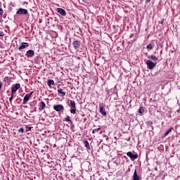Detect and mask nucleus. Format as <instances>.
Segmentation results:
<instances>
[{"mask_svg":"<svg viewBox=\"0 0 180 180\" xmlns=\"http://www.w3.org/2000/svg\"><path fill=\"white\" fill-rule=\"evenodd\" d=\"M148 70H153L157 65V63L151 61V60H147L146 62Z\"/></svg>","mask_w":180,"mask_h":180,"instance_id":"1","label":"nucleus"},{"mask_svg":"<svg viewBox=\"0 0 180 180\" xmlns=\"http://www.w3.org/2000/svg\"><path fill=\"white\" fill-rule=\"evenodd\" d=\"M33 95V91H32L30 94H26L24 97L22 104L26 105L27 102H29V99H30V97Z\"/></svg>","mask_w":180,"mask_h":180,"instance_id":"2","label":"nucleus"},{"mask_svg":"<svg viewBox=\"0 0 180 180\" xmlns=\"http://www.w3.org/2000/svg\"><path fill=\"white\" fill-rule=\"evenodd\" d=\"M53 109L56 112H61V110H64V106L61 104L54 105Z\"/></svg>","mask_w":180,"mask_h":180,"instance_id":"3","label":"nucleus"},{"mask_svg":"<svg viewBox=\"0 0 180 180\" xmlns=\"http://www.w3.org/2000/svg\"><path fill=\"white\" fill-rule=\"evenodd\" d=\"M127 155L131 158V160H137L139 158V155L133 154L131 152L127 153Z\"/></svg>","mask_w":180,"mask_h":180,"instance_id":"4","label":"nucleus"},{"mask_svg":"<svg viewBox=\"0 0 180 180\" xmlns=\"http://www.w3.org/2000/svg\"><path fill=\"white\" fill-rule=\"evenodd\" d=\"M16 13L17 15H27V11L25 8H19Z\"/></svg>","mask_w":180,"mask_h":180,"instance_id":"5","label":"nucleus"},{"mask_svg":"<svg viewBox=\"0 0 180 180\" xmlns=\"http://www.w3.org/2000/svg\"><path fill=\"white\" fill-rule=\"evenodd\" d=\"M56 11L58 13H60L62 16H65L67 15V13L65 12V10L61 8H58L56 9Z\"/></svg>","mask_w":180,"mask_h":180,"instance_id":"6","label":"nucleus"},{"mask_svg":"<svg viewBox=\"0 0 180 180\" xmlns=\"http://www.w3.org/2000/svg\"><path fill=\"white\" fill-rule=\"evenodd\" d=\"M19 88H20V84H13L11 87V91H13V93L16 92Z\"/></svg>","mask_w":180,"mask_h":180,"instance_id":"7","label":"nucleus"},{"mask_svg":"<svg viewBox=\"0 0 180 180\" xmlns=\"http://www.w3.org/2000/svg\"><path fill=\"white\" fill-rule=\"evenodd\" d=\"M155 46V44L154 42H151L147 44L146 49L148 51H150V50H153Z\"/></svg>","mask_w":180,"mask_h":180,"instance_id":"8","label":"nucleus"},{"mask_svg":"<svg viewBox=\"0 0 180 180\" xmlns=\"http://www.w3.org/2000/svg\"><path fill=\"white\" fill-rule=\"evenodd\" d=\"M26 47H29V43L22 42V44L19 46L18 50H23L26 49Z\"/></svg>","mask_w":180,"mask_h":180,"instance_id":"9","label":"nucleus"},{"mask_svg":"<svg viewBox=\"0 0 180 180\" xmlns=\"http://www.w3.org/2000/svg\"><path fill=\"white\" fill-rule=\"evenodd\" d=\"M27 57H33L34 56V51L33 50H28L27 53L25 54Z\"/></svg>","mask_w":180,"mask_h":180,"instance_id":"10","label":"nucleus"},{"mask_svg":"<svg viewBox=\"0 0 180 180\" xmlns=\"http://www.w3.org/2000/svg\"><path fill=\"white\" fill-rule=\"evenodd\" d=\"M73 45L75 49L77 50V49H79V46H81V42H79V41H74Z\"/></svg>","mask_w":180,"mask_h":180,"instance_id":"11","label":"nucleus"},{"mask_svg":"<svg viewBox=\"0 0 180 180\" xmlns=\"http://www.w3.org/2000/svg\"><path fill=\"white\" fill-rule=\"evenodd\" d=\"M99 112L102 115V116H106V111H105V107L101 106Z\"/></svg>","mask_w":180,"mask_h":180,"instance_id":"12","label":"nucleus"},{"mask_svg":"<svg viewBox=\"0 0 180 180\" xmlns=\"http://www.w3.org/2000/svg\"><path fill=\"white\" fill-rule=\"evenodd\" d=\"M132 180H140V177L137 175V171L135 170L132 176Z\"/></svg>","mask_w":180,"mask_h":180,"instance_id":"13","label":"nucleus"},{"mask_svg":"<svg viewBox=\"0 0 180 180\" xmlns=\"http://www.w3.org/2000/svg\"><path fill=\"white\" fill-rule=\"evenodd\" d=\"M148 58H150L152 61H158V57H157L153 54L150 56H148Z\"/></svg>","mask_w":180,"mask_h":180,"instance_id":"14","label":"nucleus"},{"mask_svg":"<svg viewBox=\"0 0 180 180\" xmlns=\"http://www.w3.org/2000/svg\"><path fill=\"white\" fill-rule=\"evenodd\" d=\"M44 108H46V103L43 101H41L39 103V110H43V109H44Z\"/></svg>","mask_w":180,"mask_h":180,"instance_id":"15","label":"nucleus"},{"mask_svg":"<svg viewBox=\"0 0 180 180\" xmlns=\"http://www.w3.org/2000/svg\"><path fill=\"white\" fill-rule=\"evenodd\" d=\"M47 85L49 86V88H51V85H54V80L49 79L47 82Z\"/></svg>","mask_w":180,"mask_h":180,"instance_id":"16","label":"nucleus"},{"mask_svg":"<svg viewBox=\"0 0 180 180\" xmlns=\"http://www.w3.org/2000/svg\"><path fill=\"white\" fill-rule=\"evenodd\" d=\"M70 113H72V115H75V113H77V107H70Z\"/></svg>","mask_w":180,"mask_h":180,"instance_id":"17","label":"nucleus"},{"mask_svg":"<svg viewBox=\"0 0 180 180\" xmlns=\"http://www.w3.org/2000/svg\"><path fill=\"white\" fill-rule=\"evenodd\" d=\"M58 93L61 94L62 96H65V91H63V89L61 88L58 89Z\"/></svg>","mask_w":180,"mask_h":180,"instance_id":"18","label":"nucleus"},{"mask_svg":"<svg viewBox=\"0 0 180 180\" xmlns=\"http://www.w3.org/2000/svg\"><path fill=\"white\" fill-rule=\"evenodd\" d=\"M84 146L87 148V150H90L91 149V147L89 146V143L88 142V141H84Z\"/></svg>","mask_w":180,"mask_h":180,"instance_id":"19","label":"nucleus"},{"mask_svg":"<svg viewBox=\"0 0 180 180\" xmlns=\"http://www.w3.org/2000/svg\"><path fill=\"white\" fill-rule=\"evenodd\" d=\"M70 108H76L75 107V101L70 100Z\"/></svg>","mask_w":180,"mask_h":180,"instance_id":"20","label":"nucleus"},{"mask_svg":"<svg viewBox=\"0 0 180 180\" xmlns=\"http://www.w3.org/2000/svg\"><path fill=\"white\" fill-rule=\"evenodd\" d=\"M173 129H174L173 127L169 128V129L166 131V133L165 134V136H168V135L169 134L170 131H172Z\"/></svg>","mask_w":180,"mask_h":180,"instance_id":"21","label":"nucleus"},{"mask_svg":"<svg viewBox=\"0 0 180 180\" xmlns=\"http://www.w3.org/2000/svg\"><path fill=\"white\" fill-rule=\"evenodd\" d=\"M139 113L141 115L142 113H144V107H140L139 109Z\"/></svg>","mask_w":180,"mask_h":180,"instance_id":"22","label":"nucleus"},{"mask_svg":"<svg viewBox=\"0 0 180 180\" xmlns=\"http://www.w3.org/2000/svg\"><path fill=\"white\" fill-rule=\"evenodd\" d=\"M99 130H101V128L93 129V131H92L93 134H95V133H96V131L98 133L99 131Z\"/></svg>","mask_w":180,"mask_h":180,"instance_id":"23","label":"nucleus"},{"mask_svg":"<svg viewBox=\"0 0 180 180\" xmlns=\"http://www.w3.org/2000/svg\"><path fill=\"white\" fill-rule=\"evenodd\" d=\"M18 131H19V133H24L25 129H23V128H20V129H18Z\"/></svg>","mask_w":180,"mask_h":180,"instance_id":"24","label":"nucleus"},{"mask_svg":"<svg viewBox=\"0 0 180 180\" xmlns=\"http://www.w3.org/2000/svg\"><path fill=\"white\" fill-rule=\"evenodd\" d=\"M3 14H4V10H2V8H0V18L2 16Z\"/></svg>","mask_w":180,"mask_h":180,"instance_id":"25","label":"nucleus"},{"mask_svg":"<svg viewBox=\"0 0 180 180\" xmlns=\"http://www.w3.org/2000/svg\"><path fill=\"white\" fill-rule=\"evenodd\" d=\"M65 121L66 122H71V120L70 119V117H67L66 119H65Z\"/></svg>","mask_w":180,"mask_h":180,"instance_id":"26","label":"nucleus"},{"mask_svg":"<svg viewBox=\"0 0 180 180\" xmlns=\"http://www.w3.org/2000/svg\"><path fill=\"white\" fill-rule=\"evenodd\" d=\"M15 92L11 91V97H12V98H14V96H15Z\"/></svg>","mask_w":180,"mask_h":180,"instance_id":"27","label":"nucleus"},{"mask_svg":"<svg viewBox=\"0 0 180 180\" xmlns=\"http://www.w3.org/2000/svg\"><path fill=\"white\" fill-rule=\"evenodd\" d=\"M2 85H4V83L2 82H0V91L2 88Z\"/></svg>","mask_w":180,"mask_h":180,"instance_id":"28","label":"nucleus"},{"mask_svg":"<svg viewBox=\"0 0 180 180\" xmlns=\"http://www.w3.org/2000/svg\"><path fill=\"white\" fill-rule=\"evenodd\" d=\"M12 101H13V97L11 96L9 98V102H12Z\"/></svg>","mask_w":180,"mask_h":180,"instance_id":"29","label":"nucleus"},{"mask_svg":"<svg viewBox=\"0 0 180 180\" xmlns=\"http://www.w3.org/2000/svg\"><path fill=\"white\" fill-rule=\"evenodd\" d=\"M151 0H146V4H148L149 2H150Z\"/></svg>","mask_w":180,"mask_h":180,"instance_id":"30","label":"nucleus"},{"mask_svg":"<svg viewBox=\"0 0 180 180\" xmlns=\"http://www.w3.org/2000/svg\"><path fill=\"white\" fill-rule=\"evenodd\" d=\"M160 23H161V25H162V23H164V20H161Z\"/></svg>","mask_w":180,"mask_h":180,"instance_id":"31","label":"nucleus"}]
</instances>
